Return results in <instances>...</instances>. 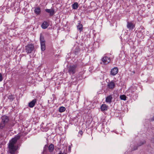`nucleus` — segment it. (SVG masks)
Instances as JSON below:
<instances>
[{
    "instance_id": "nucleus-1",
    "label": "nucleus",
    "mask_w": 154,
    "mask_h": 154,
    "mask_svg": "<svg viewBox=\"0 0 154 154\" xmlns=\"http://www.w3.org/2000/svg\"><path fill=\"white\" fill-rule=\"evenodd\" d=\"M20 136L17 134L14 138L10 141L8 145V152L10 154H15L16 151L18 149V146L15 145L17 141L19 139Z\"/></svg>"
},
{
    "instance_id": "nucleus-2",
    "label": "nucleus",
    "mask_w": 154,
    "mask_h": 154,
    "mask_svg": "<svg viewBox=\"0 0 154 154\" xmlns=\"http://www.w3.org/2000/svg\"><path fill=\"white\" fill-rule=\"evenodd\" d=\"M9 121V119L8 116H2L0 123V128L2 129L4 128L6 130L10 129L11 127L14 125L10 126Z\"/></svg>"
},
{
    "instance_id": "nucleus-3",
    "label": "nucleus",
    "mask_w": 154,
    "mask_h": 154,
    "mask_svg": "<svg viewBox=\"0 0 154 154\" xmlns=\"http://www.w3.org/2000/svg\"><path fill=\"white\" fill-rule=\"evenodd\" d=\"M77 67L76 65H72L69 66L68 68V72L70 74H73L76 72V68Z\"/></svg>"
},
{
    "instance_id": "nucleus-4",
    "label": "nucleus",
    "mask_w": 154,
    "mask_h": 154,
    "mask_svg": "<svg viewBox=\"0 0 154 154\" xmlns=\"http://www.w3.org/2000/svg\"><path fill=\"white\" fill-rule=\"evenodd\" d=\"M34 49V46L32 44H29L25 46V50L27 54L31 53Z\"/></svg>"
},
{
    "instance_id": "nucleus-5",
    "label": "nucleus",
    "mask_w": 154,
    "mask_h": 154,
    "mask_svg": "<svg viewBox=\"0 0 154 154\" xmlns=\"http://www.w3.org/2000/svg\"><path fill=\"white\" fill-rule=\"evenodd\" d=\"M101 61L102 62L100 63L101 64L103 63L104 64H106L109 63L110 61V59L109 57L104 56L102 58Z\"/></svg>"
},
{
    "instance_id": "nucleus-6",
    "label": "nucleus",
    "mask_w": 154,
    "mask_h": 154,
    "mask_svg": "<svg viewBox=\"0 0 154 154\" xmlns=\"http://www.w3.org/2000/svg\"><path fill=\"white\" fill-rule=\"evenodd\" d=\"M127 28L129 30H132L135 27V24L134 23L133 21H128L127 22Z\"/></svg>"
},
{
    "instance_id": "nucleus-7",
    "label": "nucleus",
    "mask_w": 154,
    "mask_h": 154,
    "mask_svg": "<svg viewBox=\"0 0 154 154\" xmlns=\"http://www.w3.org/2000/svg\"><path fill=\"white\" fill-rule=\"evenodd\" d=\"M115 84L113 81H111L109 82L107 85V88L110 89L112 90L115 87Z\"/></svg>"
},
{
    "instance_id": "nucleus-8",
    "label": "nucleus",
    "mask_w": 154,
    "mask_h": 154,
    "mask_svg": "<svg viewBox=\"0 0 154 154\" xmlns=\"http://www.w3.org/2000/svg\"><path fill=\"white\" fill-rule=\"evenodd\" d=\"M118 69L117 67H115L111 69L110 75L113 76L116 75L118 72Z\"/></svg>"
},
{
    "instance_id": "nucleus-9",
    "label": "nucleus",
    "mask_w": 154,
    "mask_h": 154,
    "mask_svg": "<svg viewBox=\"0 0 154 154\" xmlns=\"http://www.w3.org/2000/svg\"><path fill=\"white\" fill-rule=\"evenodd\" d=\"M46 12L49 13L50 16H52L54 14V11L53 9H46L45 10Z\"/></svg>"
},
{
    "instance_id": "nucleus-10",
    "label": "nucleus",
    "mask_w": 154,
    "mask_h": 154,
    "mask_svg": "<svg viewBox=\"0 0 154 154\" xmlns=\"http://www.w3.org/2000/svg\"><path fill=\"white\" fill-rule=\"evenodd\" d=\"M36 102V99H33L31 102L29 103V106L31 108L33 107Z\"/></svg>"
},
{
    "instance_id": "nucleus-11",
    "label": "nucleus",
    "mask_w": 154,
    "mask_h": 154,
    "mask_svg": "<svg viewBox=\"0 0 154 154\" xmlns=\"http://www.w3.org/2000/svg\"><path fill=\"white\" fill-rule=\"evenodd\" d=\"M49 26V24L46 21L44 22L42 25V28L43 29H46Z\"/></svg>"
},
{
    "instance_id": "nucleus-12",
    "label": "nucleus",
    "mask_w": 154,
    "mask_h": 154,
    "mask_svg": "<svg viewBox=\"0 0 154 154\" xmlns=\"http://www.w3.org/2000/svg\"><path fill=\"white\" fill-rule=\"evenodd\" d=\"M112 95H109L107 96L106 99V102L110 103L112 102Z\"/></svg>"
},
{
    "instance_id": "nucleus-13",
    "label": "nucleus",
    "mask_w": 154,
    "mask_h": 154,
    "mask_svg": "<svg viewBox=\"0 0 154 154\" xmlns=\"http://www.w3.org/2000/svg\"><path fill=\"white\" fill-rule=\"evenodd\" d=\"M100 109L102 111H106L108 109V106L105 104H102L100 107Z\"/></svg>"
},
{
    "instance_id": "nucleus-14",
    "label": "nucleus",
    "mask_w": 154,
    "mask_h": 154,
    "mask_svg": "<svg viewBox=\"0 0 154 154\" xmlns=\"http://www.w3.org/2000/svg\"><path fill=\"white\" fill-rule=\"evenodd\" d=\"M35 13L37 15H39L41 13V10L39 7L36 8L34 11Z\"/></svg>"
},
{
    "instance_id": "nucleus-15",
    "label": "nucleus",
    "mask_w": 154,
    "mask_h": 154,
    "mask_svg": "<svg viewBox=\"0 0 154 154\" xmlns=\"http://www.w3.org/2000/svg\"><path fill=\"white\" fill-rule=\"evenodd\" d=\"M48 148L49 152H52L54 150V145L51 144L49 147H48Z\"/></svg>"
},
{
    "instance_id": "nucleus-16",
    "label": "nucleus",
    "mask_w": 154,
    "mask_h": 154,
    "mask_svg": "<svg viewBox=\"0 0 154 154\" xmlns=\"http://www.w3.org/2000/svg\"><path fill=\"white\" fill-rule=\"evenodd\" d=\"M48 152V146L45 145L44 147L42 154H47Z\"/></svg>"
},
{
    "instance_id": "nucleus-17",
    "label": "nucleus",
    "mask_w": 154,
    "mask_h": 154,
    "mask_svg": "<svg viewBox=\"0 0 154 154\" xmlns=\"http://www.w3.org/2000/svg\"><path fill=\"white\" fill-rule=\"evenodd\" d=\"M79 23L78 25L77 26V28L80 31H81L82 30L83 26L82 24L80 23V21H79Z\"/></svg>"
},
{
    "instance_id": "nucleus-18",
    "label": "nucleus",
    "mask_w": 154,
    "mask_h": 154,
    "mask_svg": "<svg viewBox=\"0 0 154 154\" xmlns=\"http://www.w3.org/2000/svg\"><path fill=\"white\" fill-rule=\"evenodd\" d=\"M80 51V49L78 47H76L74 50V52L75 55H77L78 54Z\"/></svg>"
},
{
    "instance_id": "nucleus-19",
    "label": "nucleus",
    "mask_w": 154,
    "mask_h": 154,
    "mask_svg": "<svg viewBox=\"0 0 154 154\" xmlns=\"http://www.w3.org/2000/svg\"><path fill=\"white\" fill-rule=\"evenodd\" d=\"M7 97L8 99L10 100V101H12L15 98L14 96L12 94L8 95Z\"/></svg>"
},
{
    "instance_id": "nucleus-20",
    "label": "nucleus",
    "mask_w": 154,
    "mask_h": 154,
    "mask_svg": "<svg viewBox=\"0 0 154 154\" xmlns=\"http://www.w3.org/2000/svg\"><path fill=\"white\" fill-rule=\"evenodd\" d=\"M67 148L64 147L63 150H61L60 151L59 153L58 154H67Z\"/></svg>"
},
{
    "instance_id": "nucleus-21",
    "label": "nucleus",
    "mask_w": 154,
    "mask_h": 154,
    "mask_svg": "<svg viewBox=\"0 0 154 154\" xmlns=\"http://www.w3.org/2000/svg\"><path fill=\"white\" fill-rule=\"evenodd\" d=\"M79 5L77 2H75L72 5V8L73 9H77Z\"/></svg>"
},
{
    "instance_id": "nucleus-22",
    "label": "nucleus",
    "mask_w": 154,
    "mask_h": 154,
    "mask_svg": "<svg viewBox=\"0 0 154 154\" xmlns=\"http://www.w3.org/2000/svg\"><path fill=\"white\" fill-rule=\"evenodd\" d=\"M66 108L63 106H61L59 109V111L60 112H62L65 111L66 110Z\"/></svg>"
},
{
    "instance_id": "nucleus-23",
    "label": "nucleus",
    "mask_w": 154,
    "mask_h": 154,
    "mask_svg": "<svg viewBox=\"0 0 154 154\" xmlns=\"http://www.w3.org/2000/svg\"><path fill=\"white\" fill-rule=\"evenodd\" d=\"M40 42H45L44 36L42 35L41 34H40Z\"/></svg>"
},
{
    "instance_id": "nucleus-24",
    "label": "nucleus",
    "mask_w": 154,
    "mask_h": 154,
    "mask_svg": "<svg viewBox=\"0 0 154 154\" xmlns=\"http://www.w3.org/2000/svg\"><path fill=\"white\" fill-rule=\"evenodd\" d=\"M120 99L122 100H126V97L125 95H121L120 96Z\"/></svg>"
},
{
    "instance_id": "nucleus-25",
    "label": "nucleus",
    "mask_w": 154,
    "mask_h": 154,
    "mask_svg": "<svg viewBox=\"0 0 154 154\" xmlns=\"http://www.w3.org/2000/svg\"><path fill=\"white\" fill-rule=\"evenodd\" d=\"M145 142H146L145 140L140 141L138 144V146H140L142 145H143L144 143H145Z\"/></svg>"
},
{
    "instance_id": "nucleus-26",
    "label": "nucleus",
    "mask_w": 154,
    "mask_h": 154,
    "mask_svg": "<svg viewBox=\"0 0 154 154\" xmlns=\"http://www.w3.org/2000/svg\"><path fill=\"white\" fill-rule=\"evenodd\" d=\"M41 49L42 51H44L45 50V45L41 46Z\"/></svg>"
},
{
    "instance_id": "nucleus-27",
    "label": "nucleus",
    "mask_w": 154,
    "mask_h": 154,
    "mask_svg": "<svg viewBox=\"0 0 154 154\" xmlns=\"http://www.w3.org/2000/svg\"><path fill=\"white\" fill-rule=\"evenodd\" d=\"M3 79L1 73H0V82L2 81Z\"/></svg>"
},
{
    "instance_id": "nucleus-28",
    "label": "nucleus",
    "mask_w": 154,
    "mask_h": 154,
    "mask_svg": "<svg viewBox=\"0 0 154 154\" xmlns=\"http://www.w3.org/2000/svg\"><path fill=\"white\" fill-rule=\"evenodd\" d=\"M79 134H80V135L82 136V134H83V131H82V130H80L79 132Z\"/></svg>"
},
{
    "instance_id": "nucleus-29",
    "label": "nucleus",
    "mask_w": 154,
    "mask_h": 154,
    "mask_svg": "<svg viewBox=\"0 0 154 154\" xmlns=\"http://www.w3.org/2000/svg\"><path fill=\"white\" fill-rule=\"evenodd\" d=\"M45 42H40L41 46L45 45Z\"/></svg>"
},
{
    "instance_id": "nucleus-30",
    "label": "nucleus",
    "mask_w": 154,
    "mask_h": 154,
    "mask_svg": "<svg viewBox=\"0 0 154 154\" xmlns=\"http://www.w3.org/2000/svg\"><path fill=\"white\" fill-rule=\"evenodd\" d=\"M152 120L154 121V116L152 119Z\"/></svg>"
},
{
    "instance_id": "nucleus-31",
    "label": "nucleus",
    "mask_w": 154,
    "mask_h": 154,
    "mask_svg": "<svg viewBox=\"0 0 154 154\" xmlns=\"http://www.w3.org/2000/svg\"><path fill=\"white\" fill-rule=\"evenodd\" d=\"M137 149V148L136 149Z\"/></svg>"
}]
</instances>
